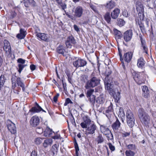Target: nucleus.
Masks as SVG:
<instances>
[{"instance_id": "5", "label": "nucleus", "mask_w": 156, "mask_h": 156, "mask_svg": "<svg viewBox=\"0 0 156 156\" xmlns=\"http://www.w3.org/2000/svg\"><path fill=\"white\" fill-rule=\"evenodd\" d=\"M126 122L130 127L133 126L135 124V119L132 112L130 110H127L126 113Z\"/></svg>"}, {"instance_id": "46", "label": "nucleus", "mask_w": 156, "mask_h": 156, "mask_svg": "<svg viewBox=\"0 0 156 156\" xmlns=\"http://www.w3.org/2000/svg\"><path fill=\"white\" fill-rule=\"evenodd\" d=\"M94 91V90L93 89H91L87 90V97H89L92 96V94Z\"/></svg>"}, {"instance_id": "22", "label": "nucleus", "mask_w": 156, "mask_h": 156, "mask_svg": "<svg viewBox=\"0 0 156 156\" xmlns=\"http://www.w3.org/2000/svg\"><path fill=\"white\" fill-rule=\"evenodd\" d=\"M36 107H32L31 109L30 110V111L34 112H39L41 111L46 112V111L44 110L39 105L36 103Z\"/></svg>"}, {"instance_id": "16", "label": "nucleus", "mask_w": 156, "mask_h": 156, "mask_svg": "<svg viewBox=\"0 0 156 156\" xmlns=\"http://www.w3.org/2000/svg\"><path fill=\"white\" fill-rule=\"evenodd\" d=\"M86 62L82 59H78L73 62L74 66L76 68L83 67L86 65Z\"/></svg>"}, {"instance_id": "8", "label": "nucleus", "mask_w": 156, "mask_h": 156, "mask_svg": "<svg viewBox=\"0 0 156 156\" xmlns=\"http://www.w3.org/2000/svg\"><path fill=\"white\" fill-rule=\"evenodd\" d=\"M7 127L8 130L12 134H15L16 133V128L15 124L10 120L8 119L6 122Z\"/></svg>"}, {"instance_id": "7", "label": "nucleus", "mask_w": 156, "mask_h": 156, "mask_svg": "<svg viewBox=\"0 0 156 156\" xmlns=\"http://www.w3.org/2000/svg\"><path fill=\"white\" fill-rule=\"evenodd\" d=\"M100 130L101 132L105 135L108 140H112L113 139V136L110 130L104 125L100 126Z\"/></svg>"}, {"instance_id": "63", "label": "nucleus", "mask_w": 156, "mask_h": 156, "mask_svg": "<svg viewBox=\"0 0 156 156\" xmlns=\"http://www.w3.org/2000/svg\"><path fill=\"white\" fill-rule=\"evenodd\" d=\"M37 152L35 151H33L30 154V156H37Z\"/></svg>"}, {"instance_id": "2", "label": "nucleus", "mask_w": 156, "mask_h": 156, "mask_svg": "<svg viewBox=\"0 0 156 156\" xmlns=\"http://www.w3.org/2000/svg\"><path fill=\"white\" fill-rule=\"evenodd\" d=\"M131 73L134 79L137 84L140 85L144 83L146 75L144 72L136 73L133 71L131 72Z\"/></svg>"}, {"instance_id": "35", "label": "nucleus", "mask_w": 156, "mask_h": 156, "mask_svg": "<svg viewBox=\"0 0 156 156\" xmlns=\"http://www.w3.org/2000/svg\"><path fill=\"white\" fill-rule=\"evenodd\" d=\"M114 31L116 38L120 39L122 36V34L120 31L115 29L114 30Z\"/></svg>"}, {"instance_id": "30", "label": "nucleus", "mask_w": 156, "mask_h": 156, "mask_svg": "<svg viewBox=\"0 0 156 156\" xmlns=\"http://www.w3.org/2000/svg\"><path fill=\"white\" fill-rule=\"evenodd\" d=\"M126 147L128 150H131V151H135L136 149V147L135 144H126Z\"/></svg>"}, {"instance_id": "45", "label": "nucleus", "mask_w": 156, "mask_h": 156, "mask_svg": "<svg viewBox=\"0 0 156 156\" xmlns=\"http://www.w3.org/2000/svg\"><path fill=\"white\" fill-rule=\"evenodd\" d=\"M75 148L76 150V156H78V151L79 150V147L76 142H75L74 144Z\"/></svg>"}, {"instance_id": "51", "label": "nucleus", "mask_w": 156, "mask_h": 156, "mask_svg": "<svg viewBox=\"0 0 156 156\" xmlns=\"http://www.w3.org/2000/svg\"><path fill=\"white\" fill-rule=\"evenodd\" d=\"M36 131L37 133L41 134L43 132V129L41 127H38L36 129Z\"/></svg>"}, {"instance_id": "42", "label": "nucleus", "mask_w": 156, "mask_h": 156, "mask_svg": "<svg viewBox=\"0 0 156 156\" xmlns=\"http://www.w3.org/2000/svg\"><path fill=\"white\" fill-rule=\"evenodd\" d=\"M155 6L154 1H153L151 0L148 2V6L150 8H155Z\"/></svg>"}, {"instance_id": "10", "label": "nucleus", "mask_w": 156, "mask_h": 156, "mask_svg": "<svg viewBox=\"0 0 156 156\" xmlns=\"http://www.w3.org/2000/svg\"><path fill=\"white\" fill-rule=\"evenodd\" d=\"M83 122L80 123V126L83 128H86L91 124V121L87 116L83 117Z\"/></svg>"}, {"instance_id": "57", "label": "nucleus", "mask_w": 156, "mask_h": 156, "mask_svg": "<svg viewBox=\"0 0 156 156\" xmlns=\"http://www.w3.org/2000/svg\"><path fill=\"white\" fill-rule=\"evenodd\" d=\"M122 15L125 17H127L129 16V14L126 10H124L122 12Z\"/></svg>"}, {"instance_id": "14", "label": "nucleus", "mask_w": 156, "mask_h": 156, "mask_svg": "<svg viewBox=\"0 0 156 156\" xmlns=\"http://www.w3.org/2000/svg\"><path fill=\"white\" fill-rule=\"evenodd\" d=\"M136 5L137 11L140 14L141 13L144 12L143 2L140 0H138L136 2Z\"/></svg>"}, {"instance_id": "55", "label": "nucleus", "mask_w": 156, "mask_h": 156, "mask_svg": "<svg viewBox=\"0 0 156 156\" xmlns=\"http://www.w3.org/2000/svg\"><path fill=\"white\" fill-rule=\"evenodd\" d=\"M108 145L110 149L112 151H115V146L113 145L111 143H109L108 144Z\"/></svg>"}, {"instance_id": "29", "label": "nucleus", "mask_w": 156, "mask_h": 156, "mask_svg": "<svg viewBox=\"0 0 156 156\" xmlns=\"http://www.w3.org/2000/svg\"><path fill=\"white\" fill-rule=\"evenodd\" d=\"M111 14L109 12H107L104 15V17L105 20L108 23H111Z\"/></svg>"}, {"instance_id": "59", "label": "nucleus", "mask_w": 156, "mask_h": 156, "mask_svg": "<svg viewBox=\"0 0 156 156\" xmlns=\"http://www.w3.org/2000/svg\"><path fill=\"white\" fill-rule=\"evenodd\" d=\"M142 90L143 92H145V91H149L148 87L146 86H143Z\"/></svg>"}, {"instance_id": "9", "label": "nucleus", "mask_w": 156, "mask_h": 156, "mask_svg": "<svg viewBox=\"0 0 156 156\" xmlns=\"http://www.w3.org/2000/svg\"><path fill=\"white\" fill-rule=\"evenodd\" d=\"M133 34V31L131 30H129L126 31L123 34L124 40L126 42L129 41L132 37Z\"/></svg>"}, {"instance_id": "48", "label": "nucleus", "mask_w": 156, "mask_h": 156, "mask_svg": "<svg viewBox=\"0 0 156 156\" xmlns=\"http://www.w3.org/2000/svg\"><path fill=\"white\" fill-rule=\"evenodd\" d=\"M138 24L141 31L142 32H145V29L144 24L141 22L140 23L139 22H138Z\"/></svg>"}, {"instance_id": "52", "label": "nucleus", "mask_w": 156, "mask_h": 156, "mask_svg": "<svg viewBox=\"0 0 156 156\" xmlns=\"http://www.w3.org/2000/svg\"><path fill=\"white\" fill-rule=\"evenodd\" d=\"M122 137H126L127 136H129L130 134V132H123L122 133Z\"/></svg>"}, {"instance_id": "43", "label": "nucleus", "mask_w": 156, "mask_h": 156, "mask_svg": "<svg viewBox=\"0 0 156 156\" xmlns=\"http://www.w3.org/2000/svg\"><path fill=\"white\" fill-rule=\"evenodd\" d=\"M89 97V101L92 105L94 106L96 100L95 96L94 95H92Z\"/></svg>"}, {"instance_id": "54", "label": "nucleus", "mask_w": 156, "mask_h": 156, "mask_svg": "<svg viewBox=\"0 0 156 156\" xmlns=\"http://www.w3.org/2000/svg\"><path fill=\"white\" fill-rule=\"evenodd\" d=\"M59 5H60L62 9V10H64V11H65V9L67 8V5L65 3L62 2Z\"/></svg>"}, {"instance_id": "40", "label": "nucleus", "mask_w": 156, "mask_h": 156, "mask_svg": "<svg viewBox=\"0 0 156 156\" xmlns=\"http://www.w3.org/2000/svg\"><path fill=\"white\" fill-rule=\"evenodd\" d=\"M117 21L118 25L120 27L123 26L125 23L124 20L121 19H118Z\"/></svg>"}, {"instance_id": "11", "label": "nucleus", "mask_w": 156, "mask_h": 156, "mask_svg": "<svg viewBox=\"0 0 156 156\" xmlns=\"http://www.w3.org/2000/svg\"><path fill=\"white\" fill-rule=\"evenodd\" d=\"M76 43V41L74 37L72 36H69L67 39L65 44L67 48H71L72 46Z\"/></svg>"}, {"instance_id": "26", "label": "nucleus", "mask_w": 156, "mask_h": 156, "mask_svg": "<svg viewBox=\"0 0 156 156\" xmlns=\"http://www.w3.org/2000/svg\"><path fill=\"white\" fill-rule=\"evenodd\" d=\"M37 36L41 40L45 41H47L48 40V39L46 36V34H45L39 33L37 34Z\"/></svg>"}, {"instance_id": "41", "label": "nucleus", "mask_w": 156, "mask_h": 156, "mask_svg": "<svg viewBox=\"0 0 156 156\" xmlns=\"http://www.w3.org/2000/svg\"><path fill=\"white\" fill-rule=\"evenodd\" d=\"M96 140L98 144L102 143L104 141V139L101 134L99 135Z\"/></svg>"}, {"instance_id": "31", "label": "nucleus", "mask_w": 156, "mask_h": 156, "mask_svg": "<svg viewBox=\"0 0 156 156\" xmlns=\"http://www.w3.org/2000/svg\"><path fill=\"white\" fill-rule=\"evenodd\" d=\"M115 6V3L113 1H111L107 3L106 7L109 9H112Z\"/></svg>"}, {"instance_id": "62", "label": "nucleus", "mask_w": 156, "mask_h": 156, "mask_svg": "<svg viewBox=\"0 0 156 156\" xmlns=\"http://www.w3.org/2000/svg\"><path fill=\"white\" fill-rule=\"evenodd\" d=\"M30 68L32 71H34L36 69V66L32 64L30 65Z\"/></svg>"}, {"instance_id": "6", "label": "nucleus", "mask_w": 156, "mask_h": 156, "mask_svg": "<svg viewBox=\"0 0 156 156\" xmlns=\"http://www.w3.org/2000/svg\"><path fill=\"white\" fill-rule=\"evenodd\" d=\"M104 83L105 89L108 91L110 94L112 95L114 94L113 86L111 84L112 83V79L110 78L108 79V77H105L104 80Z\"/></svg>"}, {"instance_id": "12", "label": "nucleus", "mask_w": 156, "mask_h": 156, "mask_svg": "<svg viewBox=\"0 0 156 156\" xmlns=\"http://www.w3.org/2000/svg\"><path fill=\"white\" fill-rule=\"evenodd\" d=\"M17 61L18 63H19L18 65L19 69L18 71L19 73H20L23 69L27 66V65L24 64L26 60L21 58H19Z\"/></svg>"}, {"instance_id": "27", "label": "nucleus", "mask_w": 156, "mask_h": 156, "mask_svg": "<svg viewBox=\"0 0 156 156\" xmlns=\"http://www.w3.org/2000/svg\"><path fill=\"white\" fill-rule=\"evenodd\" d=\"M144 61L142 58H140L137 60V66L138 67L142 68L144 65Z\"/></svg>"}, {"instance_id": "34", "label": "nucleus", "mask_w": 156, "mask_h": 156, "mask_svg": "<svg viewBox=\"0 0 156 156\" xmlns=\"http://www.w3.org/2000/svg\"><path fill=\"white\" fill-rule=\"evenodd\" d=\"M57 51L58 53L64 55V53L65 52V50L63 46L62 45L59 46L57 49Z\"/></svg>"}, {"instance_id": "15", "label": "nucleus", "mask_w": 156, "mask_h": 156, "mask_svg": "<svg viewBox=\"0 0 156 156\" xmlns=\"http://www.w3.org/2000/svg\"><path fill=\"white\" fill-rule=\"evenodd\" d=\"M83 9L80 6H77L75 9L74 16L76 17H80L82 15L83 13Z\"/></svg>"}, {"instance_id": "39", "label": "nucleus", "mask_w": 156, "mask_h": 156, "mask_svg": "<svg viewBox=\"0 0 156 156\" xmlns=\"http://www.w3.org/2000/svg\"><path fill=\"white\" fill-rule=\"evenodd\" d=\"M125 154L126 156H134L135 154V152L133 151L126 150L125 152Z\"/></svg>"}, {"instance_id": "53", "label": "nucleus", "mask_w": 156, "mask_h": 156, "mask_svg": "<svg viewBox=\"0 0 156 156\" xmlns=\"http://www.w3.org/2000/svg\"><path fill=\"white\" fill-rule=\"evenodd\" d=\"M112 71H111L109 69H107L106 70L105 73V75L106 76L105 77H108V79L109 76L111 73Z\"/></svg>"}, {"instance_id": "19", "label": "nucleus", "mask_w": 156, "mask_h": 156, "mask_svg": "<svg viewBox=\"0 0 156 156\" xmlns=\"http://www.w3.org/2000/svg\"><path fill=\"white\" fill-rule=\"evenodd\" d=\"M133 54L131 52H129L125 53L123 55V59L125 62L129 63L131 60Z\"/></svg>"}, {"instance_id": "20", "label": "nucleus", "mask_w": 156, "mask_h": 156, "mask_svg": "<svg viewBox=\"0 0 156 156\" xmlns=\"http://www.w3.org/2000/svg\"><path fill=\"white\" fill-rule=\"evenodd\" d=\"M96 129V125L94 124H91L88 126L87 129V133L89 134H93L94 133Z\"/></svg>"}, {"instance_id": "17", "label": "nucleus", "mask_w": 156, "mask_h": 156, "mask_svg": "<svg viewBox=\"0 0 156 156\" xmlns=\"http://www.w3.org/2000/svg\"><path fill=\"white\" fill-rule=\"evenodd\" d=\"M4 48L3 49L8 54H10L11 51V48L9 41L5 40L4 41Z\"/></svg>"}, {"instance_id": "61", "label": "nucleus", "mask_w": 156, "mask_h": 156, "mask_svg": "<svg viewBox=\"0 0 156 156\" xmlns=\"http://www.w3.org/2000/svg\"><path fill=\"white\" fill-rule=\"evenodd\" d=\"M59 96L58 94H57L53 98V101L54 102H56L57 101L58 98Z\"/></svg>"}, {"instance_id": "38", "label": "nucleus", "mask_w": 156, "mask_h": 156, "mask_svg": "<svg viewBox=\"0 0 156 156\" xmlns=\"http://www.w3.org/2000/svg\"><path fill=\"white\" fill-rule=\"evenodd\" d=\"M113 105L112 103L110 102V105L109 106L107 109L105 110V112L106 113H109L112 112H113Z\"/></svg>"}, {"instance_id": "36", "label": "nucleus", "mask_w": 156, "mask_h": 156, "mask_svg": "<svg viewBox=\"0 0 156 156\" xmlns=\"http://www.w3.org/2000/svg\"><path fill=\"white\" fill-rule=\"evenodd\" d=\"M5 82L4 76L2 74L0 77V90L3 87Z\"/></svg>"}, {"instance_id": "1", "label": "nucleus", "mask_w": 156, "mask_h": 156, "mask_svg": "<svg viewBox=\"0 0 156 156\" xmlns=\"http://www.w3.org/2000/svg\"><path fill=\"white\" fill-rule=\"evenodd\" d=\"M138 115L142 123L145 126H148L151 122V118L142 108L138 110Z\"/></svg>"}, {"instance_id": "18", "label": "nucleus", "mask_w": 156, "mask_h": 156, "mask_svg": "<svg viewBox=\"0 0 156 156\" xmlns=\"http://www.w3.org/2000/svg\"><path fill=\"white\" fill-rule=\"evenodd\" d=\"M105 96L103 95H100L98 97L96 100V105L98 107L102 105L105 102Z\"/></svg>"}, {"instance_id": "49", "label": "nucleus", "mask_w": 156, "mask_h": 156, "mask_svg": "<svg viewBox=\"0 0 156 156\" xmlns=\"http://www.w3.org/2000/svg\"><path fill=\"white\" fill-rule=\"evenodd\" d=\"M90 8L94 12H97L98 11L97 8L95 5L90 4Z\"/></svg>"}, {"instance_id": "60", "label": "nucleus", "mask_w": 156, "mask_h": 156, "mask_svg": "<svg viewBox=\"0 0 156 156\" xmlns=\"http://www.w3.org/2000/svg\"><path fill=\"white\" fill-rule=\"evenodd\" d=\"M139 16L140 17V18L141 20H143L144 19V12L141 13V14L139 12L138 13Z\"/></svg>"}, {"instance_id": "24", "label": "nucleus", "mask_w": 156, "mask_h": 156, "mask_svg": "<svg viewBox=\"0 0 156 156\" xmlns=\"http://www.w3.org/2000/svg\"><path fill=\"white\" fill-rule=\"evenodd\" d=\"M20 33L17 34V37L20 39H23L26 34V32L24 29L21 28L20 30Z\"/></svg>"}, {"instance_id": "37", "label": "nucleus", "mask_w": 156, "mask_h": 156, "mask_svg": "<svg viewBox=\"0 0 156 156\" xmlns=\"http://www.w3.org/2000/svg\"><path fill=\"white\" fill-rule=\"evenodd\" d=\"M124 115L125 114L123 108H120L118 116L122 119V117L124 118Z\"/></svg>"}, {"instance_id": "28", "label": "nucleus", "mask_w": 156, "mask_h": 156, "mask_svg": "<svg viewBox=\"0 0 156 156\" xmlns=\"http://www.w3.org/2000/svg\"><path fill=\"white\" fill-rule=\"evenodd\" d=\"M54 132L50 128L48 127H47L44 131V136H49L50 135L52 134Z\"/></svg>"}, {"instance_id": "32", "label": "nucleus", "mask_w": 156, "mask_h": 156, "mask_svg": "<svg viewBox=\"0 0 156 156\" xmlns=\"http://www.w3.org/2000/svg\"><path fill=\"white\" fill-rule=\"evenodd\" d=\"M53 142V140L51 139H48L45 140L43 144V145L45 147H46L48 145H51Z\"/></svg>"}, {"instance_id": "56", "label": "nucleus", "mask_w": 156, "mask_h": 156, "mask_svg": "<svg viewBox=\"0 0 156 156\" xmlns=\"http://www.w3.org/2000/svg\"><path fill=\"white\" fill-rule=\"evenodd\" d=\"M70 103H72V102L69 98H68L66 99L64 105L65 106H66L68 105V104Z\"/></svg>"}, {"instance_id": "33", "label": "nucleus", "mask_w": 156, "mask_h": 156, "mask_svg": "<svg viewBox=\"0 0 156 156\" xmlns=\"http://www.w3.org/2000/svg\"><path fill=\"white\" fill-rule=\"evenodd\" d=\"M141 49L143 50L144 52L147 54L148 48L146 42L141 43Z\"/></svg>"}, {"instance_id": "50", "label": "nucleus", "mask_w": 156, "mask_h": 156, "mask_svg": "<svg viewBox=\"0 0 156 156\" xmlns=\"http://www.w3.org/2000/svg\"><path fill=\"white\" fill-rule=\"evenodd\" d=\"M42 139L40 138H37L35 140V143L37 144H40L42 142Z\"/></svg>"}, {"instance_id": "21", "label": "nucleus", "mask_w": 156, "mask_h": 156, "mask_svg": "<svg viewBox=\"0 0 156 156\" xmlns=\"http://www.w3.org/2000/svg\"><path fill=\"white\" fill-rule=\"evenodd\" d=\"M24 6L26 7H28L30 5L34 7L36 5V2L34 0H23Z\"/></svg>"}, {"instance_id": "64", "label": "nucleus", "mask_w": 156, "mask_h": 156, "mask_svg": "<svg viewBox=\"0 0 156 156\" xmlns=\"http://www.w3.org/2000/svg\"><path fill=\"white\" fill-rule=\"evenodd\" d=\"M74 28L75 30L77 32L79 31L80 30L77 26L76 25H74Z\"/></svg>"}, {"instance_id": "4", "label": "nucleus", "mask_w": 156, "mask_h": 156, "mask_svg": "<svg viewBox=\"0 0 156 156\" xmlns=\"http://www.w3.org/2000/svg\"><path fill=\"white\" fill-rule=\"evenodd\" d=\"M100 81L99 79L91 75L90 80L87 81L85 87L87 89L90 87H94L100 83Z\"/></svg>"}, {"instance_id": "3", "label": "nucleus", "mask_w": 156, "mask_h": 156, "mask_svg": "<svg viewBox=\"0 0 156 156\" xmlns=\"http://www.w3.org/2000/svg\"><path fill=\"white\" fill-rule=\"evenodd\" d=\"M11 81L13 88H14L16 87L17 83L18 86L22 88L23 91H25V84L20 77H17L15 75H13L12 76Z\"/></svg>"}, {"instance_id": "13", "label": "nucleus", "mask_w": 156, "mask_h": 156, "mask_svg": "<svg viewBox=\"0 0 156 156\" xmlns=\"http://www.w3.org/2000/svg\"><path fill=\"white\" fill-rule=\"evenodd\" d=\"M39 123L40 119L38 117L36 116L32 117L30 120V124L33 127H36L39 124Z\"/></svg>"}, {"instance_id": "47", "label": "nucleus", "mask_w": 156, "mask_h": 156, "mask_svg": "<svg viewBox=\"0 0 156 156\" xmlns=\"http://www.w3.org/2000/svg\"><path fill=\"white\" fill-rule=\"evenodd\" d=\"M114 98L117 101H118L119 100L120 98V93L119 92H118L117 93H115L114 95Z\"/></svg>"}, {"instance_id": "23", "label": "nucleus", "mask_w": 156, "mask_h": 156, "mask_svg": "<svg viewBox=\"0 0 156 156\" xmlns=\"http://www.w3.org/2000/svg\"><path fill=\"white\" fill-rule=\"evenodd\" d=\"M120 9L117 8L115 9L111 12V16L113 19H115L118 17L120 13Z\"/></svg>"}, {"instance_id": "44", "label": "nucleus", "mask_w": 156, "mask_h": 156, "mask_svg": "<svg viewBox=\"0 0 156 156\" xmlns=\"http://www.w3.org/2000/svg\"><path fill=\"white\" fill-rule=\"evenodd\" d=\"M58 150V145L57 144H54L52 146L51 150L54 154H55V152H57Z\"/></svg>"}, {"instance_id": "25", "label": "nucleus", "mask_w": 156, "mask_h": 156, "mask_svg": "<svg viewBox=\"0 0 156 156\" xmlns=\"http://www.w3.org/2000/svg\"><path fill=\"white\" fill-rule=\"evenodd\" d=\"M121 123L117 119L116 121L114 122L112 125L113 129L114 131H116L120 126Z\"/></svg>"}, {"instance_id": "58", "label": "nucleus", "mask_w": 156, "mask_h": 156, "mask_svg": "<svg viewBox=\"0 0 156 156\" xmlns=\"http://www.w3.org/2000/svg\"><path fill=\"white\" fill-rule=\"evenodd\" d=\"M149 91H145V92H143L142 94L145 98H147L149 96Z\"/></svg>"}]
</instances>
